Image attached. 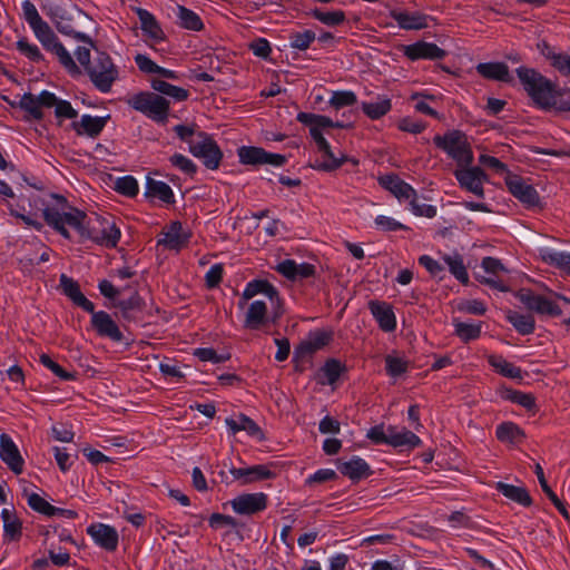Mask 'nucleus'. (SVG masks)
Returning a JSON list of instances; mask_svg holds the SVG:
<instances>
[{
  "mask_svg": "<svg viewBox=\"0 0 570 570\" xmlns=\"http://www.w3.org/2000/svg\"><path fill=\"white\" fill-rule=\"evenodd\" d=\"M175 14L178 21V24L191 31H199L203 29L204 24L200 17L193 10L184 7L177 6L175 10Z\"/></svg>",
  "mask_w": 570,
  "mask_h": 570,
  "instance_id": "nucleus-43",
  "label": "nucleus"
},
{
  "mask_svg": "<svg viewBox=\"0 0 570 570\" xmlns=\"http://www.w3.org/2000/svg\"><path fill=\"white\" fill-rule=\"evenodd\" d=\"M55 108V115L61 119H73L77 117V110L67 100L59 99L55 95V102L51 105Z\"/></svg>",
  "mask_w": 570,
  "mask_h": 570,
  "instance_id": "nucleus-59",
  "label": "nucleus"
},
{
  "mask_svg": "<svg viewBox=\"0 0 570 570\" xmlns=\"http://www.w3.org/2000/svg\"><path fill=\"white\" fill-rule=\"evenodd\" d=\"M248 48L249 50L253 52L254 56L261 58V59H264V60H268L269 59V56L272 53V47H271V43L267 39L265 38H257V39H254L249 45H248Z\"/></svg>",
  "mask_w": 570,
  "mask_h": 570,
  "instance_id": "nucleus-62",
  "label": "nucleus"
},
{
  "mask_svg": "<svg viewBox=\"0 0 570 570\" xmlns=\"http://www.w3.org/2000/svg\"><path fill=\"white\" fill-rule=\"evenodd\" d=\"M229 473L233 475L234 480L239 481L243 485L275 478V472L271 464L230 468Z\"/></svg>",
  "mask_w": 570,
  "mask_h": 570,
  "instance_id": "nucleus-18",
  "label": "nucleus"
},
{
  "mask_svg": "<svg viewBox=\"0 0 570 570\" xmlns=\"http://www.w3.org/2000/svg\"><path fill=\"white\" fill-rule=\"evenodd\" d=\"M332 340V333L330 331H314L301 342L295 348L294 355L296 358H303L312 355L314 352L326 346Z\"/></svg>",
  "mask_w": 570,
  "mask_h": 570,
  "instance_id": "nucleus-27",
  "label": "nucleus"
},
{
  "mask_svg": "<svg viewBox=\"0 0 570 570\" xmlns=\"http://www.w3.org/2000/svg\"><path fill=\"white\" fill-rule=\"evenodd\" d=\"M368 309L382 331L393 332L396 328V316L391 304L371 301Z\"/></svg>",
  "mask_w": 570,
  "mask_h": 570,
  "instance_id": "nucleus-28",
  "label": "nucleus"
},
{
  "mask_svg": "<svg viewBox=\"0 0 570 570\" xmlns=\"http://www.w3.org/2000/svg\"><path fill=\"white\" fill-rule=\"evenodd\" d=\"M1 518L3 521L4 538L10 541L18 540L21 535V523L16 514L9 509H3Z\"/></svg>",
  "mask_w": 570,
  "mask_h": 570,
  "instance_id": "nucleus-47",
  "label": "nucleus"
},
{
  "mask_svg": "<svg viewBox=\"0 0 570 570\" xmlns=\"http://www.w3.org/2000/svg\"><path fill=\"white\" fill-rule=\"evenodd\" d=\"M268 301L267 299H253L248 301L245 305V318L244 326L248 330H259L269 321L273 323V311L269 313L268 311ZM273 309V307L271 306Z\"/></svg>",
  "mask_w": 570,
  "mask_h": 570,
  "instance_id": "nucleus-14",
  "label": "nucleus"
},
{
  "mask_svg": "<svg viewBox=\"0 0 570 570\" xmlns=\"http://www.w3.org/2000/svg\"><path fill=\"white\" fill-rule=\"evenodd\" d=\"M189 153L212 170L217 169L223 159L219 146L205 132H198L196 138L189 141Z\"/></svg>",
  "mask_w": 570,
  "mask_h": 570,
  "instance_id": "nucleus-9",
  "label": "nucleus"
},
{
  "mask_svg": "<svg viewBox=\"0 0 570 570\" xmlns=\"http://www.w3.org/2000/svg\"><path fill=\"white\" fill-rule=\"evenodd\" d=\"M87 73L100 92H110L112 85L119 78V69L114 63L109 55L105 52H98L91 65L88 66Z\"/></svg>",
  "mask_w": 570,
  "mask_h": 570,
  "instance_id": "nucleus-5",
  "label": "nucleus"
},
{
  "mask_svg": "<svg viewBox=\"0 0 570 570\" xmlns=\"http://www.w3.org/2000/svg\"><path fill=\"white\" fill-rule=\"evenodd\" d=\"M55 102V94L42 90L38 96L24 94L20 98L19 106L35 119L43 117L42 108H51Z\"/></svg>",
  "mask_w": 570,
  "mask_h": 570,
  "instance_id": "nucleus-23",
  "label": "nucleus"
},
{
  "mask_svg": "<svg viewBox=\"0 0 570 570\" xmlns=\"http://www.w3.org/2000/svg\"><path fill=\"white\" fill-rule=\"evenodd\" d=\"M190 239L189 229L185 228L180 222H171L165 226L157 238V246L164 250L179 253L187 246Z\"/></svg>",
  "mask_w": 570,
  "mask_h": 570,
  "instance_id": "nucleus-11",
  "label": "nucleus"
},
{
  "mask_svg": "<svg viewBox=\"0 0 570 570\" xmlns=\"http://www.w3.org/2000/svg\"><path fill=\"white\" fill-rule=\"evenodd\" d=\"M397 26L404 30H421L429 27L431 17L419 11H393L391 13Z\"/></svg>",
  "mask_w": 570,
  "mask_h": 570,
  "instance_id": "nucleus-31",
  "label": "nucleus"
},
{
  "mask_svg": "<svg viewBox=\"0 0 570 570\" xmlns=\"http://www.w3.org/2000/svg\"><path fill=\"white\" fill-rule=\"evenodd\" d=\"M115 189L121 195L134 197L138 194L139 186L136 178L132 176H124L117 178L115 183Z\"/></svg>",
  "mask_w": 570,
  "mask_h": 570,
  "instance_id": "nucleus-56",
  "label": "nucleus"
},
{
  "mask_svg": "<svg viewBox=\"0 0 570 570\" xmlns=\"http://www.w3.org/2000/svg\"><path fill=\"white\" fill-rule=\"evenodd\" d=\"M18 51L33 62H40L43 60V55L37 45L22 38L17 41Z\"/></svg>",
  "mask_w": 570,
  "mask_h": 570,
  "instance_id": "nucleus-55",
  "label": "nucleus"
},
{
  "mask_svg": "<svg viewBox=\"0 0 570 570\" xmlns=\"http://www.w3.org/2000/svg\"><path fill=\"white\" fill-rule=\"evenodd\" d=\"M89 313L91 314V325L99 336L108 337L114 342L122 341L124 335L119 326L107 312L95 311V305H92V312Z\"/></svg>",
  "mask_w": 570,
  "mask_h": 570,
  "instance_id": "nucleus-20",
  "label": "nucleus"
},
{
  "mask_svg": "<svg viewBox=\"0 0 570 570\" xmlns=\"http://www.w3.org/2000/svg\"><path fill=\"white\" fill-rule=\"evenodd\" d=\"M313 18L328 27L342 24L345 21V13L342 10L322 11L315 9L312 11Z\"/></svg>",
  "mask_w": 570,
  "mask_h": 570,
  "instance_id": "nucleus-49",
  "label": "nucleus"
},
{
  "mask_svg": "<svg viewBox=\"0 0 570 570\" xmlns=\"http://www.w3.org/2000/svg\"><path fill=\"white\" fill-rule=\"evenodd\" d=\"M480 268L481 272L478 276L482 283L501 292H505L508 289L502 279V276L508 273V269L501 261L493 257H484L481 262Z\"/></svg>",
  "mask_w": 570,
  "mask_h": 570,
  "instance_id": "nucleus-15",
  "label": "nucleus"
},
{
  "mask_svg": "<svg viewBox=\"0 0 570 570\" xmlns=\"http://www.w3.org/2000/svg\"><path fill=\"white\" fill-rule=\"evenodd\" d=\"M316 39V35L312 30H304L302 32L292 33L289 37V46L296 50H306L311 43Z\"/></svg>",
  "mask_w": 570,
  "mask_h": 570,
  "instance_id": "nucleus-51",
  "label": "nucleus"
},
{
  "mask_svg": "<svg viewBox=\"0 0 570 570\" xmlns=\"http://www.w3.org/2000/svg\"><path fill=\"white\" fill-rule=\"evenodd\" d=\"M60 286L63 294L69 297L73 304L81 307L86 312H92L94 303L90 302L80 291L76 281L65 274L60 275Z\"/></svg>",
  "mask_w": 570,
  "mask_h": 570,
  "instance_id": "nucleus-33",
  "label": "nucleus"
},
{
  "mask_svg": "<svg viewBox=\"0 0 570 570\" xmlns=\"http://www.w3.org/2000/svg\"><path fill=\"white\" fill-rule=\"evenodd\" d=\"M40 363L48 368L52 374L62 381H72L75 374L63 370L57 362H55L48 354H41L39 356Z\"/></svg>",
  "mask_w": 570,
  "mask_h": 570,
  "instance_id": "nucleus-54",
  "label": "nucleus"
},
{
  "mask_svg": "<svg viewBox=\"0 0 570 570\" xmlns=\"http://www.w3.org/2000/svg\"><path fill=\"white\" fill-rule=\"evenodd\" d=\"M495 489L507 499L522 507H529L532 502L528 491L522 487H517L504 482H498L495 484Z\"/></svg>",
  "mask_w": 570,
  "mask_h": 570,
  "instance_id": "nucleus-40",
  "label": "nucleus"
},
{
  "mask_svg": "<svg viewBox=\"0 0 570 570\" xmlns=\"http://www.w3.org/2000/svg\"><path fill=\"white\" fill-rule=\"evenodd\" d=\"M547 57L550 59L553 68H556L561 75L570 76V55L548 53Z\"/></svg>",
  "mask_w": 570,
  "mask_h": 570,
  "instance_id": "nucleus-64",
  "label": "nucleus"
},
{
  "mask_svg": "<svg viewBox=\"0 0 570 570\" xmlns=\"http://www.w3.org/2000/svg\"><path fill=\"white\" fill-rule=\"evenodd\" d=\"M337 469L351 480H360L370 473L368 464L360 456H353L348 461L340 462Z\"/></svg>",
  "mask_w": 570,
  "mask_h": 570,
  "instance_id": "nucleus-35",
  "label": "nucleus"
},
{
  "mask_svg": "<svg viewBox=\"0 0 570 570\" xmlns=\"http://www.w3.org/2000/svg\"><path fill=\"white\" fill-rule=\"evenodd\" d=\"M540 257L544 263L570 273V253L546 247L540 249Z\"/></svg>",
  "mask_w": 570,
  "mask_h": 570,
  "instance_id": "nucleus-41",
  "label": "nucleus"
},
{
  "mask_svg": "<svg viewBox=\"0 0 570 570\" xmlns=\"http://www.w3.org/2000/svg\"><path fill=\"white\" fill-rule=\"evenodd\" d=\"M404 55L410 60L419 59H439L444 56V51L435 43L417 41L404 47Z\"/></svg>",
  "mask_w": 570,
  "mask_h": 570,
  "instance_id": "nucleus-32",
  "label": "nucleus"
},
{
  "mask_svg": "<svg viewBox=\"0 0 570 570\" xmlns=\"http://www.w3.org/2000/svg\"><path fill=\"white\" fill-rule=\"evenodd\" d=\"M296 119L309 128L313 140L318 150L324 155V159L317 160L312 167L324 171H331L341 167L345 159L344 157L334 156L328 141L324 137V132L328 128H343L344 125L335 122L326 116L304 111L298 112Z\"/></svg>",
  "mask_w": 570,
  "mask_h": 570,
  "instance_id": "nucleus-3",
  "label": "nucleus"
},
{
  "mask_svg": "<svg viewBox=\"0 0 570 570\" xmlns=\"http://www.w3.org/2000/svg\"><path fill=\"white\" fill-rule=\"evenodd\" d=\"M520 302L529 309L550 316H559L561 315V308L550 298L537 295L531 292H521L519 294Z\"/></svg>",
  "mask_w": 570,
  "mask_h": 570,
  "instance_id": "nucleus-24",
  "label": "nucleus"
},
{
  "mask_svg": "<svg viewBox=\"0 0 570 570\" xmlns=\"http://www.w3.org/2000/svg\"><path fill=\"white\" fill-rule=\"evenodd\" d=\"M37 40L41 43V46L49 52L56 55L59 62L63 66V68L72 76H78L81 73L80 68L75 62L70 52L63 47V45L59 41L58 37L51 29V27L42 21L38 26L31 29Z\"/></svg>",
  "mask_w": 570,
  "mask_h": 570,
  "instance_id": "nucleus-4",
  "label": "nucleus"
},
{
  "mask_svg": "<svg viewBox=\"0 0 570 570\" xmlns=\"http://www.w3.org/2000/svg\"><path fill=\"white\" fill-rule=\"evenodd\" d=\"M28 504L32 510L39 513H42L48 517H53V505L37 493H31L28 495Z\"/></svg>",
  "mask_w": 570,
  "mask_h": 570,
  "instance_id": "nucleus-58",
  "label": "nucleus"
},
{
  "mask_svg": "<svg viewBox=\"0 0 570 570\" xmlns=\"http://www.w3.org/2000/svg\"><path fill=\"white\" fill-rule=\"evenodd\" d=\"M21 8H22L23 19L29 24L30 29L35 28L36 26H38L39 23L45 21L40 17L36 6L30 0L22 1Z\"/></svg>",
  "mask_w": 570,
  "mask_h": 570,
  "instance_id": "nucleus-60",
  "label": "nucleus"
},
{
  "mask_svg": "<svg viewBox=\"0 0 570 570\" xmlns=\"http://www.w3.org/2000/svg\"><path fill=\"white\" fill-rule=\"evenodd\" d=\"M421 443V439L406 429L389 426V444L392 446L415 448Z\"/></svg>",
  "mask_w": 570,
  "mask_h": 570,
  "instance_id": "nucleus-39",
  "label": "nucleus"
},
{
  "mask_svg": "<svg viewBox=\"0 0 570 570\" xmlns=\"http://www.w3.org/2000/svg\"><path fill=\"white\" fill-rule=\"evenodd\" d=\"M239 163L243 165H261L268 164L274 167H281L286 163L285 156L281 154H272L263 148L253 146H242L237 149Z\"/></svg>",
  "mask_w": 570,
  "mask_h": 570,
  "instance_id": "nucleus-13",
  "label": "nucleus"
},
{
  "mask_svg": "<svg viewBox=\"0 0 570 570\" xmlns=\"http://www.w3.org/2000/svg\"><path fill=\"white\" fill-rule=\"evenodd\" d=\"M275 269L284 277L291 281L307 278L315 273L314 265L309 263H297L294 259L287 258L277 263Z\"/></svg>",
  "mask_w": 570,
  "mask_h": 570,
  "instance_id": "nucleus-29",
  "label": "nucleus"
},
{
  "mask_svg": "<svg viewBox=\"0 0 570 570\" xmlns=\"http://www.w3.org/2000/svg\"><path fill=\"white\" fill-rule=\"evenodd\" d=\"M146 189L147 194L153 198H157L167 204L174 202V191L171 187L165 181L148 179Z\"/></svg>",
  "mask_w": 570,
  "mask_h": 570,
  "instance_id": "nucleus-45",
  "label": "nucleus"
},
{
  "mask_svg": "<svg viewBox=\"0 0 570 570\" xmlns=\"http://www.w3.org/2000/svg\"><path fill=\"white\" fill-rule=\"evenodd\" d=\"M263 295V299H267L273 307V321H277L283 315L282 299L278 291L274 285L263 279H254L248 282L238 301V307L245 308L248 301H253L255 296Z\"/></svg>",
  "mask_w": 570,
  "mask_h": 570,
  "instance_id": "nucleus-7",
  "label": "nucleus"
},
{
  "mask_svg": "<svg viewBox=\"0 0 570 570\" xmlns=\"http://www.w3.org/2000/svg\"><path fill=\"white\" fill-rule=\"evenodd\" d=\"M517 75L535 106L546 111H570V96L554 82L532 68L521 66Z\"/></svg>",
  "mask_w": 570,
  "mask_h": 570,
  "instance_id": "nucleus-2",
  "label": "nucleus"
},
{
  "mask_svg": "<svg viewBox=\"0 0 570 570\" xmlns=\"http://www.w3.org/2000/svg\"><path fill=\"white\" fill-rule=\"evenodd\" d=\"M453 327L455 335H458L463 342H470L480 337L482 331V322H461L459 320H454Z\"/></svg>",
  "mask_w": 570,
  "mask_h": 570,
  "instance_id": "nucleus-42",
  "label": "nucleus"
},
{
  "mask_svg": "<svg viewBox=\"0 0 570 570\" xmlns=\"http://www.w3.org/2000/svg\"><path fill=\"white\" fill-rule=\"evenodd\" d=\"M374 227L383 233H391L397 230H406L407 226L396 220L394 217L377 215L374 218Z\"/></svg>",
  "mask_w": 570,
  "mask_h": 570,
  "instance_id": "nucleus-50",
  "label": "nucleus"
},
{
  "mask_svg": "<svg viewBox=\"0 0 570 570\" xmlns=\"http://www.w3.org/2000/svg\"><path fill=\"white\" fill-rule=\"evenodd\" d=\"M87 534L94 543L106 551H115L119 543V534L115 527L101 522L87 527Z\"/></svg>",
  "mask_w": 570,
  "mask_h": 570,
  "instance_id": "nucleus-16",
  "label": "nucleus"
},
{
  "mask_svg": "<svg viewBox=\"0 0 570 570\" xmlns=\"http://www.w3.org/2000/svg\"><path fill=\"white\" fill-rule=\"evenodd\" d=\"M225 424L227 431L233 435L240 431H245L249 436L256 438L258 440L263 439L261 428L250 417L244 414H239L236 417H227L225 420Z\"/></svg>",
  "mask_w": 570,
  "mask_h": 570,
  "instance_id": "nucleus-34",
  "label": "nucleus"
},
{
  "mask_svg": "<svg viewBox=\"0 0 570 570\" xmlns=\"http://www.w3.org/2000/svg\"><path fill=\"white\" fill-rule=\"evenodd\" d=\"M268 497L263 492L243 493L230 501L233 511L237 514H255L267 508Z\"/></svg>",
  "mask_w": 570,
  "mask_h": 570,
  "instance_id": "nucleus-17",
  "label": "nucleus"
},
{
  "mask_svg": "<svg viewBox=\"0 0 570 570\" xmlns=\"http://www.w3.org/2000/svg\"><path fill=\"white\" fill-rule=\"evenodd\" d=\"M505 397L529 411L535 407V399L531 393H523L520 391H508Z\"/></svg>",
  "mask_w": 570,
  "mask_h": 570,
  "instance_id": "nucleus-61",
  "label": "nucleus"
},
{
  "mask_svg": "<svg viewBox=\"0 0 570 570\" xmlns=\"http://www.w3.org/2000/svg\"><path fill=\"white\" fill-rule=\"evenodd\" d=\"M476 71L487 79L504 82L511 80L509 68L503 62H481L476 66Z\"/></svg>",
  "mask_w": 570,
  "mask_h": 570,
  "instance_id": "nucleus-37",
  "label": "nucleus"
},
{
  "mask_svg": "<svg viewBox=\"0 0 570 570\" xmlns=\"http://www.w3.org/2000/svg\"><path fill=\"white\" fill-rule=\"evenodd\" d=\"M43 217L50 227L67 239L72 229L81 239L111 248L116 247L121 236L114 220L99 216L90 220L85 212L70 206L60 195L52 196V204L43 209Z\"/></svg>",
  "mask_w": 570,
  "mask_h": 570,
  "instance_id": "nucleus-1",
  "label": "nucleus"
},
{
  "mask_svg": "<svg viewBox=\"0 0 570 570\" xmlns=\"http://www.w3.org/2000/svg\"><path fill=\"white\" fill-rule=\"evenodd\" d=\"M434 142L460 165H470L473 160L466 136L459 130H452L444 136H435Z\"/></svg>",
  "mask_w": 570,
  "mask_h": 570,
  "instance_id": "nucleus-8",
  "label": "nucleus"
},
{
  "mask_svg": "<svg viewBox=\"0 0 570 570\" xmlns=\"http://www.w3.org/2000/svg\"><path fill=\"white\" fill-rule=\"evenodd\" d=\"M507 320L522 335L531 334L534 331L535 322L531 315L509 311Z\"/></svg>",
  "mask_w": 570,
  "mask_h": 570,
  "instance_id": "nucleus-46",
  "label": "nucleus"
},
{
  "mask_svg": "<svg viewBox=\"0 0 570 570\" xmlns=\"http://www.w3.org/2000/svg\"><path fill=\"white\" fill-rule=\"evenodd\" d=\"M50 195V200L45 203L41 202V206H39L38 198H31L24 195H20L16 202H8V208L11 215L21 219L26 225L40 230L42 228V224L37 219V213L52 204V196Z\"/></svg>",
  "mask_w": 570,
  "mask_h": 570,
  "instance_id": "nucleus-10",
  "label": "nucleus"
},
{
  "mask_svg": "<svg viewBox=\"0 0 570 570\" xmlns=\"http://www.w3.org/2000/svg\"><path fill=\"white\" fill-rule=\"evenodd\" d=\"M380 185L389 190L400 203H409L414 199L416 190L396 175L382 176Z\"/></svg>",
  "mask_w": 570,
  "mask_h": 570,
  "instance_id": "nucleus-26",
  "label": "nucleus"
},
{
  "mask_svg": "<svg viewBox=\"0 0 570 570\" xmlns=\"http://www.w3.org/2000/svg\"><path fill=\"white\" fill-rule=\"evenodd\" d=\"M407 204L409 209L415 216L433 218L436 215V207L433 205L419 203L417 194H415L414 199L410 200Z\"/></svg>",
  "mask_w": 570,
  "mask_h": 570,
  "instance_id": "nucleus-57",
  "label": "nucleus"
},
{
  "mask_svg": "<svg viewBox=\"0 0 570 570\" xmlns=\"http://www.w3.org/2000/svg\"><path fill=\"white\" fill-rule=\"evenodd\" d=\"M361 108L370 119L377 120L392 109V101L386 96H377L374 100L363 101Z\"/></svg>",
  "mask_w": 570,
  "mask_h": 570,
  "instance_id": "nucleus-36",
  "label": "nucleus"
},
{
  "mask_svg": "<svg viewBox=\"0 0 570 570\" xmlns=\"http://www.w3.org/2000/svg\"><path fill=\"white\" fill-rule=\"evenodd\" d=\"M442 261L448 266L450 273L462 284L469 282V273L464 264L463 256L458 252L444 254Z\"/></svg>",
  "mask_w": 570,
  "mask_h": 570,
  "instance_id": "nucleus-38",
  "label": "nucleus"
},
{
  "mask_svg": "<svg viewBox=\"0 0 570 570\" xmlns=\"http://www.w3.org/2000/svg\"><path fill=\"white\" fill-rule=\"evenodd\" d=\"M489 364L504 377L521 380V370L501 355H489Z\"/></svg>",
  "mask_w": 570,
  "mask_h": 570,
  "instance_id": "nucleus-44",
  "label": "nucleus"
},
{
  "mask_svg": "<svg viewBox=\"0 0 570 570\" xmlns=\"http://www.w3.org/2000/svg\"><path fill=\"white\" fill-rule=\"evenodd\" d=\"M109 115L99 117L85 114L78 121L72 122V128L79 136L97 137L106 127Z\"/></svg>",
  "mask_w": 570,
  "mask_h": 570,
  "instance_id": "nucleus-30",
  "label": "nucleus"
},
{
  "mask_svg": "<svg viewBox=\"0 0 570 570\" xmlns=\"http://www.w3.org/2000/svg\"><path fill=\"white\" fill-rule=\"evenodd\" d=\"M128 104L135 110L158 124H165L169 115V101L163 96L149 91L134 95Z\"/></svg>",
  "mask_w": 570,
  "mask_h": 570,
  "instance_id": "nucleus-6",
  "label": "nucleus"
},
{
  "mask_svg": "<svg viewBox=\"0 0 570 570\" xmlns=\"http://www.w3.org/2000/svg\"><path fill=\"white\" fill-rule=\"evenodd\" d=\"M504 183L509 191L525 207H535L540 204V196L535 188L521 176L508 174Z\"/></svg>",
  "mask_w": 570,
  "mask_h": 570,
  "instance_id": "nucleus-12",
  "label": "nucleus"
},
{
  "mask_svg": "<svg viewBox=\"0 0 570 570\" xmlns=\"http://www.w3.org/2000/svg\"><path fill=\"white\" fill-rule=\"evenodd\" d=\"M385 368L391 377L397 379L407 371V362L396 355H386Z\"/></svg>",
  "mask_w": 570,
  "mask_h": 570,
  "instance_id": "nucleus-52",
  "label": "nucleus"
},
{
  "mask_svg": "<svg viewBox=\"0 0 570 570\" xmlns=\"http://www.w3.org/2000/svg\"><path fill=\"white\" fill-rule=\"evenodd\" d=\"M50 18L58 31L75 39L91 45V39L85 32L77 31L73 26V16L61 7H55L50 11Z\"/></svg>",
  "mask_w": 570,
  "mask_h": 570,
  "instance_id": "nucleus-22",
  "label": "nucleus"
},
{
  "mask_svg": "<svg viewBox=\"0 0 570 570\" xmlns=\"http://www.w3.org/2000/svg\"><path fill=\"white\" fill-rule=\"evenodd\" d=\"M495 434L500 441L508 443H518L523 439L522 430L512 422L498 425Z\"/></svg>",
  "mask_w": 570,
  "mask_h": 570,
  "instance_id": "nucleus-48",
  "label": "nucleus"
},
{
  "mask_svg": "<svg viewBox=\"0 0 570 570\" xmlns=\"http://www.w3.org/2000/svg\"><path fill=\"white\" fill-rule=\"evenodd\" d=\"M135 12L139 19L140 29L148 40V47L154 49L155 45L160 43L166 38L161 26L156 17L146 9L136 8Z\"/></svg>",
  "mask_w": 570,
  "mask_h": 570,
  "instance_id": "nucleus-21",
  "label": "nucleus"
},
{
  "mask_svg": "<svg viewBox=\"0 0 570 570\" xmlns=\"http://www.w3.org/2000/svg\"><path fill=\"white\" fill-rule=\"evenodd\" d=\"M460 186L478 197H484L485 173L480 167H465L454 173Z\"/></svg>",
  "mask_w": 570,
  "mask_h": 570,
  "instance_id": "nucleus-19",
  "label": "nucleus"
},
{
  "mask_svg": "<svg viewBox=\"0 0 570 570\" xmlns=\"http://www.w3.org/2000/svg\"><path fill=\"white\" fill-rule=\"evenodd\" d=\"M356 95L351 90H337L333 91L328 104L335 109L352 106L356 102Z\"/></svg>",
  "mask_w": 570,
  "mask_h": 570,
  "instance_id": "nucleus-53",
  "label": "nucleus"
},
{
  "mask_svg": "<svg viewBox=\"0 0 570 570\" xmlns=\"http://www.w3.org/2000/svg\"><path fill=\"white\" fill-rule=\"evenodd\" d=\"M0 459L16 474H20L23 470V459L16 443L8 434L0 435Z\"/></svg>",
  "mask_w": 570,
  "mask_h": 570,
  "instance_id": "nucleus-25",
  "label": "nucleus"
},
{
  "mask_svg": "<svg viewBox=\"0 0 570 570\" xmlns=\"http://www.w3.org/2000/svg\"><path fill=\"white\" fill-rule=\"evenodd\" d=\"M194 355L202 362H210L213 364L223 363L228 358L226 355L218 354L212 347L196 348Z\"/></svg>",
  "mask_w": 570,
  "mask_h": 570,
  "instance_id": "nucleus-63",
  "label": "nucleus"
}]
</instances>
